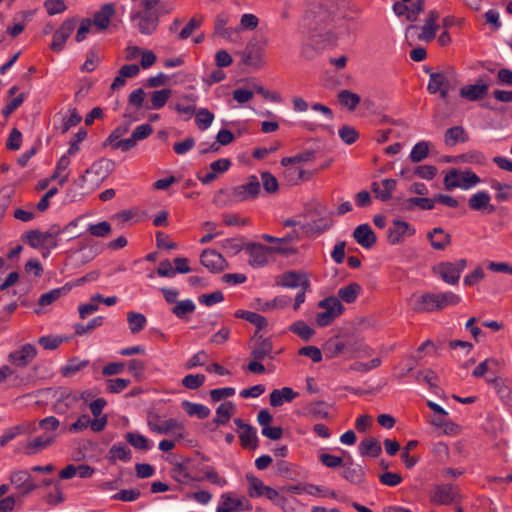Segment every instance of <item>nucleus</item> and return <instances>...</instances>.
<instances>
[{
    "instance_id": "30",
    "label": "nucleus",
    "mask_w": 512,
    "mask_h": 512,
    "mask_svg": "<svg viewBox=\"0 0 512 512\" xmlns=\"http://www.w3.org/2000/svg\"><path fill=\"white\" fill-rule=\"evenodd\" d=\"M468 141V134L464 127L454 126L445 132L444 142L447 146H455L458 142Z\"/></svg>"
},
{
    "instance_id": "10",
    "label": "nucleus",
    "mask_w": 512,
    "mask_h": 512,
    "mask_svg": "<svg viewBox=\"0 0 512 512\" xmlns=\"http://www.w3.org/2000/svg\"><path fill=\"white\" fill-rule=\"evenodd\" d=\"M158 14L156 12H135L131 14V20H138V29L141 34L150 35L158 26Z\"/></svg>"
},
{
    "instance_id": "50",
    "label": "nucleus",
    "mask_w": 512,
    "mask_h": 512,
    "mask_svg": "<svg viewBox=\"0 0 512 512\" xmlns=\"http://www.w3.org/2000/svg\"><path fill=\"white\" fill-rule=\"evenodd\" d=\"M214 120V115L206 108H201L195 113V122L200 130L208 129Z\"/></svg>"
},
{
    "instance_id": "43",
    "label": "nucleus",
    "mask_w": 512,
    "mask_h": 512,
    "mask_svg": "<svg viewBox=\"0 0 512 512\" xmlns=\"http://www.w3.org/2000/svg\"><path fill=\"white\" fill-rule=\"evenodd\" d=\"M338 100L341 105L347 107L350 111L355 110L361 101L358 94L351 92L350 90H342L338 93Z\"/></svg>"
},
{
    "instance_id": "40",
    "label": "nucleus",
    "mask_w": 512,
    "mask_h": 512,
    "mask_svg": "<svg viewBox=\"0 0 512 512\" xmlns=\"http://www.w3.org/2000/svg\"><path fill=\"white\" fill-rule=\"evenodd\" d=\"M196 309L195 303L191 299H185L176 302L172 308V313L179 319H185L187 315L193 313Z\"/></svg>"
},
{
    "instance_id": "17",
    "label": "nucleus",
    "mask_w": 512,
    "mask_h": 512,
    "mask_svg": "<svg viewBox=\"0 0 512 512\" xmlns=\"http://www.w3.org/2000/svg\"><path fill=\"white\" fill-rule=\"evenodd\" d=\"M10 482L16 488L22 490L23 495H27L37 488V485L31 481V475L26 470H17L11 473Z\"/></svg>"
},
{
    "instance_id": "42",
    "label": "nucleus",
    "mask_w": 512,
    "mask_h": 512,
    "mask_svg": "<svg viewBox=\"0 0 512 512\" xmlns=\"http://www.w3.org/2000/svg\"><path fill=\"white\" fill-rule=\"evenodd\" d=\"M322 12L320 7H316L306 11L303 17V26L308 30H317L318 26L323 23V19H318V15Z\"/></svg>"
},
{
    "instance_id": "11",
    "label": "nucleus",
    "mask_w": 512,
    "mask_h": 512,
    "mask_svg": "<svg viewBox=\"0 0 512 512\" xmlns=\"http://www.w3.org/2000/svg\"><path fill=\"white\" fill-rule=\"evenodd\" d=\"M489 90V84L483 78H478L474 84L465 85L460 88V97L469 101H478L484 98Z\"/></svg>"
},
{
    "instance_id": "7",
    "label": "nucleus",
    "mask_w": 512,
    "mask_h": 512,
    "mask_svg": "<svg viewBox=\"0 0 512 512\" xmlns=\"http://www.w3.org/2000/svg\"><path fill=\"white\" fill-rule=\"evenodd\" d=\"M201 264L211 273H220L228 267L222 254L213 249H206L200 255Z\"/></svg>"
},
{
    "instance_id": "57",
    "label": "nucleus",
    "mask_w": 512,
    "mask_h": 512,
    "mask_svg": "<svg viewBox=\"0 0 512 512\" xmlns=\"http://www.w3.org/2000/svg\"><path fill=\"white\" fill-rule=\"evenodd\" d=\"M87 231L95 237H106L111 232V225L107 221H102L96 224H90Z\"/></svg>"
},
{
    "instance_id": "24",
    "label": "nucleus",
    "mask_w": 512,
    "mask_h": 512,
    "mask_svg": "<svg viewBox=\"0 0 512 512\" xmlns=\"http://www.w3.org/2000/svg\"><path fill=\"white\" fill-rule=\"evenodd\" d=\"M490 200L491 197L487 192L477 191L469 198L468 205L472 210L480 211L487 209L489 213H492L495 211V207L490 205Z\"/></svg>"
},
{
    "instance_id": "35",
    "label": "nucleus",
    "mask_w": 512,
    "mask_h": 512,
    "mask_svg": "<svg viewBox=\"0 0 512 512\" xmlns=\"http://www.w3.org/2000/svg\"><path fill=\"white\" fill-rule=\"evenodd\" d=\"M306 413L313 419H327L329 412L327 411V403L324 401H315L306 405Z\"/></svg>"
},
{
    "instance_id": "37",
    "label": "nucleus",
    "mask_w": 512,
    "mask_h": 512,
    "mask_svg": "<svg viewBox=\"0 0 512 512\" xmlns=\"http://www.w3.org/2000/svg\"><path fill=\"white\" fill-rule=\"evenodd\" d=\"M361 291V286L358 283H350L338 290V299L346 303H353Z\"/></svg>"
},
{
    "instance_id": "45",
    "label": "nucleus",
    "mask_w": 512,
    "mask_h": 512,
    "mask_svg": "<svg viewBox=\"0 0 512 512\" xmlns=\"http://www.w3.org/2000/svg\"><path fill=\"white\" fill-rule=\"evenodd\" d=\"M127 321L129 324V329L133 334L142 331L147 323L146 317L143 314L137 312H129L127 315Z\"/></svg>"
},
{
    "instance_id": "56",
    "label": "nucleus",
    "mask_w": 512,
    "mask_h": 512,
    "mask_svg": "<svg viewBox=\"0 0 512 512\" xmlns=\"http://www.w3.org/2000/svg\"><path fill=\"white\" fill-rule=\"evenodd\" d=\"M54 442V437L50 435H41L36 437L32 442H30L27 448L30 450V453H35L43 448L48 447Z\"/></svg>"
},
{
    "instance_id": "63",
    "label": "nucleus",
    "mask_w": 512,
    "mask_h": 512,
    "mask_svg": "<svg viewBox=\"0 0 512 512\" xmlns=\"http://www.w3.org/2000/svg\"><path fill=\"white\" fill-rule=\"evenodd\" d=\"M493 383H494L496 392H497L498 396L501 398V400L506 403L511 402L512 401L511 389L502 380H499L498 378H495L493 380Z\"/></svg>"
},
{
    "instance_id": "19",
    "label": "nucleus",
    "mask_w": 512,
    "mask_h": 512,
    "mask_svg": "<svg viewBox=\"0 0 512 512\" xmlns=\"http://www.w3.org/2000/svg\"><path fill=\"white\" fill-rule=\"evenodd\" d=\"M356 242L363 248L370 249L376 243V235L368 224L357 226L353 232Z\"/></svg>"
},
{
    "instance_id": "18",
    "label": "nucleus",
    "mask_w": 512,
    "mask_h": 512,
    "mask_svg": "<svg viewBox=\"0 0 512 512\" xmlns=\"http://www.w3.org/2000/svg\"><path fill=\"white\" fill-rule=\"evenodd\" d=\"M349 12L359 13L360 10L350 0H333L331 8L333 18L351 22L354 18L348 15Z\"/></svg>"
},
{
    "instance_id": "49",
    "label": "nucleus",
    "mask_w": 512,
    "mask_h": 512,
    "mask_svg": "<svg viewBox=\"0 0 512 512\" xmlns=\"http://www.w3.org/2000/svg\"><path fill=\"white\" fill-rule=\"evenodd\" d=\"M67 291L68 289L66 287L52 289L40 296L38 304L40 307L48 306L58 300L62 295L66 294Z\"/></svg>"
},
{
    "instance_id": "1",
    "label": "nucleus",
    "mask_w": 512,
    "mask_h": 512,
    "mask_svg": "<svg viewBox=\"0 0 512 512\" xmlns=\"http://www.w3.org/2000/svg\"><path fill=\"white\" fill-rule=\"evenodd\" d=\"M460 302V297L453 292L426 293L421 295L415 304L418 312H433L442 310L448 306H455Z\"/></svg>"
},
{
    "instance_id": "53",
    "label": "nucleus",
    "mask_w": 512,
    "mask_h": 512,
    "mask_svg": "<svg viewBox=\"0 0 512 512\" xmlns=\"http://www.w3.org/2000/svg\"><path fill=\"white\" fill-rule=\"evenodd\" d=\"M171 94V89H162L154 91L151 96V108L160 109L163 106H165Z\"/></svg>"
},
{
    "instance_id": "62",
    "label": "nucleus",
    "mask_w": 512,
    "mask_h": 512,
    "mask_svg": "<svg viewBox=\"0 0 512 512\" xmlns=\"http://www.w3.org/2000/svg\"><path fill=\"white\" fill-rule=\"evenodd\" d=\"M261 181L263 188L267 193H275L278 191V181L276 177L272 175L270 172H262Z\"/></svg>"
},
{
    "instance_id": "9",
    "label": "nucleus",
    "mask_w": 512,
    "mask_h": 512,
    "mask_svg": "<svg viewBox=\"0 0 512 512\" xmlns=\"http://www.w3.org/2000/svg\"><path fill=\"white\" fill-rule=\"evenodd\" d=\"M245 251L249 254L248 263L254 268H260L268 263L269 248L260 243H248Z\"/></svg>"
},
{
    "instance_id": "61",
    "label": "nucleus",
    "mask_w": 512,
    "mask_h": 512,
    "mask_svg": "<svg viewBox=\"0 0 512 512\" xmlns=\"http://www.w3.org/2000/svg\"><path fill=\"white\" fill-rule=\"evenodd\" d=\"M202 22H203L202 16L191 18L189 20V22L186 24V26L180 31L179 39L185 40V39L189 38L192 35V33L194 32V30L196 28L200 27Z\"/></svg>"
},
{
    "instance_id": "31",
    "label": "nucleus",
    "mask_w": 512,
    "mask_h": 512,
    "mask_svg": "<svg viewBox=\"0 0 512 512\" xmlns=\"http://www.w3.org/2000/svg\"><path fill=\"white\" fill-rule=\"evenodd\" d=\"M348 355H358L361 357L370 356L372 348L366 345L363 340L357 338H347Z\"/></svg>"
},
{
    "instance_id": "2",
    "label": "nucleus",
    "mask_w": 512,
    "mask_h": 512,
    "mask_svg": "<svg viewBox=\"0 0 512 512\" xmlns=\"http://www.w3.org/2000/svg\"><path fill=\"white\" fill-rule=\"evenodd\" d=\"M58 236H60V226L52 225L45 232H41L38 229L29 230L22 235V239L35 249L40 247L53 249L58 246Z\"/></svg>"
},
{
    "instance_id": "36",
    "label": "nucleus",
    "mask_w": 512,
    "mask_h": 512,
    "mask_svg": "<svg viewBox=\"0 0 512 512\" xmlns=\"http://www.w3.org/2000/svg\"><path fill=\"white\" fill-rule=\"evenodd\" d=\"M426 72L429 73V82H428L427 90L431 94H435L441 88L449 86V81H448L447 77L444 74L430 72L429 69H426Z\"/></svg>"
},
{
    "instance_id": "8",
    "label": "nucleus",
    "mask_w": 512,
    "mask_h": 512,
    "mask_svg": "<svg viewBox=\"0 0 512 512\" xmlns=\"http://www.w3.org/2000/svg\"><path fill=\"white\" fill-rule=\"evenodd\" d=\"M37 356V349L32 344H24L18 350H15L8 355V360L11 364L17 367L28 366Z\"/></svg>"
},
{
    "instance_id": "15",
    "label": "nucleus",
    "mask_w": 512,
    "mask_h": 512,
    "mask_svg": "<svg viewBox=\"0 0 512 512\" xmlns=\"http://www.w3.org/2000/svg\"><path fill=\"white\" fill-rule=\"evenodd\" d=\"M115 15V5L113 3H106L94 13L92 24L98 31L107 29L110 25L111 18Z\"/></svg>"
},
{
    "instance_id": "46",
    "label": "nucleus",
    "mask_w": 512,
    "mask_h": 512,
    "mask_svg": "<svg viewBox=\"0 0 512 512\" xmlns=\"http://www.w3.org/2000/svg\"><path fill=\"white\" fill-rule=\"evenodd\" d=\"M428 155L429 143L426 141H420L413 146L409 158L413 163H418L427 158Z\"/></svg>"
},
{
    "instance_id": "39",
    "label": "nucleus",
    "mask_w": 512,
    "mask_h": 512,
    "mask_svg": "<svg viewBox=\"0 0 512 512\" xmlns=\"http://www.w3.org/2000/svg\"><path fill=\"white\" fill-rule=\"evenodd\" d=\"M182 406L189 416H196L199 419H205L210 415V409L203 404L184 401Z\"/></svg>"
},
{
    "instance_id": "20",
    "label": "nucleus",
    "mask_w": 512,
    "mask_h": 512,
    "mask_svg": "<svg viewBox=\"0 0 512 512\" xmlns=\"http://www.w3.org/2000/svg\"><path fill=\"white\" fill-rule=\"evenodd\" d=\"M456 497V493L451 485H438L435 487L430 497L432 503L437 505H449Z\"/></svg>"
},
{
    "instance_id": "13",
    "label": "nucleus",
    "mask_w": 512,
    "mask_h": 512,
    "mask_svg": "<svg viewBox=\"0 0 512 512\" xmlns=\"http://www.w3.org/2000/svg\"><path fill=\"white\" fill-rule=\"evenodd\" d=\"M251 341L255 342L251 351V356L255 360H264L266 357L274 359V356L271 355L273 343L269 338H263V336L256 331Z\"/></svg>"
},
{
    "instance_id": "22",
    "label": "nucleus",
    "mask_w": 512,
    "mask_h": 512,
    "mask_svg": "<svg viewBox=\"0 0 512 512\" xmlns=\"http://www.w3.org/2000/svg\"><path fill=\"white\" fill-rule=\"evenodd\" d=\"M397 181L395 179L387 178L384 179L381 184L379 182H372L371 189L375 193L376 198L381 201H388L392 197V193L395 190Z\"/></svg>"
},
{
    "instance_id": "58",
    "label": "nucleus",
    "mask_w": 512,
    "mask_h": 512,
    "mask_svg": "<svg viewBox=\"0 0 512 512\" xmlns=\"http://www.w3.org/2000/svg\"><path fill=\"white\" fill-rule=\"evenodd\" d=\"M103 324V317L98 316L90 320L86 325L75 324V333L79 336L90 333L95 328L100 327Z\"/></svg>"
},
{
    "instance_id": "52",
    "label": "nucleus",
    "mask_w": 512,
    "mask_h": 512,
    "mask_svg": "<svg viewBox=\"0 0 512 512\" xmlns=\"http://www.w3.org/2000/svg\"><path fill=\"white\" fill-rule=\"evenodd\" d=\"M329 227V223L324 219L314 220L301 226L303 231L308 235H318L327 230Z\"/></svg>"
},
{
    "instance_id": "51",
    "label": "nucleus",
    "mask_w": 512,
    "mask_h": 512,
    "mask_svg": "<svg viewBox=\"0 0 512 512\" xmlns=\"http://www.w3.org/2000/svg\"><path fill=\"white\" fill-rule=\"evenodd\" d=\"M148 426L151 431L163 435L168 434L169 432L174 430L178 426V423L174 419H168L160 424L154 422L153 420H149Z\"/></svg>"
},
{
    "instance_id": "32",
    "label": "nucleus",
    "mask_w": 512,
    "mask_h": 512,
    "mask_svg": "<svg viewBox=\"0 0 512 512\" xmlns=\"http://www.w3.org/2000/svg\"><path fill=\"white\" fill-rule=\"evenodd\" d=\"M89 360H80L76 357L70 358L66 365L61 367L60 373L63 377H73L80 370L84 369L89 365Z\"/></svg>"
},
{
    "instance_id": "54",
    "label": "nucleus",
    "mask_w": 512,
    "mask_h": 512,
    "mask_svg": "<svg viewBox=\"0 0 512 512\" xmlns=\"http://www.w3.org/2000/svg\"><path fill=\"white\" fill-rule=\"evenodd\" d=\"M206 377L203 374H188L182 379V385L190 390H196L205 383Z\"/></svg>"
},
{
    "instance_id": "25",
    "label": "nucleus",
    "mask_w": 512,
    "mask_h": 512,
    "mask_svg": "<svg viewBox=\"0 0 512 512\" xmlns=\"http://www.w3.org/2000/svg\"><path fill=\"white\" fill-rule=\"evenodd\" d=\"M196 96L193 94L183 95L179 102L174 105L177 113L185 116V120L190 119L196 113Z\"/></svg>"
},
{
    "instance_id": "59",
    "label": "nucleus",
    "mask_w": 512,
    "mask_h": 512,
    "mask_svg": "<svg viewBox=\"0 0 512 512\" xmlns=\"http://www.w3.org/2000/svg\"><path fill=\"white\" fill-rule=\"evenodd\" d=\"M480 182V178L471 170L460 172V185L458 188L469 189Z\"/></svg>"
},
{
    "instance_id": "28",
    "label": "nucleus",
    "mask_w": 512,
    "mask_h": 512,
    "mask_svg": "<svg viewBox=\"0 0 512 512\" xmlns=\"http://www.w3.org/2000/svg\"><path fill=\"white\" fill-rule=\"evenodd\" d=\"M438 173V169L434 165H418L414 167L411 174L409 171L402 170L401 176H405L407 179H412L413 176L419 177L424 180H432Z\"/></svg>"
},
{
    "instance_id": "16",
    "label": "nucleus",
    "mask_w": 512,
    "mask_h": 512,
    "mask_svg": "<svg viewBox=\"0 0 512 512\" xmlns=\"http://www.w3.org/2000/svg\"><path fill=\"white\" fill-rule=\"evenodd\" d=\"M241 56L246 66L260 68L263 65L262 50L256 42H249L241 52Z\"/></svg>"
},
{
    "instance_id": "44",
    "label": "nucleus",
    "mask_w": 512,
    "mask_h": 512,
    "mask_svg": "<svg viewBox=\"0 0 512 512\" xmlns=\"http://www.w3.org/2000/svg\"><path fill=\"white\" fill-rule=\"evenodd\" d=\"M234 409L235 406L232 402H224L220 404L216 409V418L214 419V422L218 425L226 424L229 421Z\"/></svg>"
},
{
    "instance_id": "6",
    "label": "nucleus",
    "mask_w": 512,
    "mask_h": 512,
    "mask_svg": "<svg viewBox=\"0 0 512 512\" xmlns=\"http://www.w3.org/2000/svg\"><path fill=\"white\" fill-rule=\"evenodd\" d=\"M78 23V19L76 17L66 19L61 26L54 32L53 40L50 45V48L54 52H60L64 48V44L67 39L71 36L72 32L75 30Z\"/></svg>"
},
{
    "instance_id": "48",
    "label": "nucleus",
    "mask_w": 512,
    "mask_h": 512,
    "mask_svg": "<svg viewBox=\"0 0 512 512\" xmlns=\"http://www.w3.org/2000/svg\"><path fill=\"white\" fill-rule=\"evenodd\" d=\"M289 330L299 336L302 340L308 341L314 335V330L304 321H296L290 325Z\"/></svg>"
},
{
    "instance_id": "4",
    "label": "nucleus",
    "mask_w": 512,
    "mask_h": 512,
    "mask_svg": "<svg viewBox=\"0 0 512 512\" xmlns=\"http://www.w3.org/2000/svg\"><path fill=\"white\" fill-rule=\"evenodd\" d=\"M466 267V259H459L456 262H441L435 267V271L445 283L455 285Z\"/></svg>"
},
{
    "instance_id": "29",
    "label": "nucleus",
    "mask_w": 512,
    "mask_h": 512,
    "mask_svg": "<svg viewBox=\"0 0 512 512\" xmlns=\"http://www.w3.org/2000/svg\"><path fill=\"white\" fill-rule=\"evenodd\" d=\"M414 207H418L421 210H432L435 207V200L433 198L426 197H411L403 201L402 209L413 210Z\"/></svg>"
},
{
    "instance_id": "47",
    "label": "nucleus",
    "mask_w": 512,
    "mask_h": 512,
    "mask_svg": "<svg viewBox=\"0 0 512 512\" xmlns=\"http://www.w3.org/2000/svg\"><path fill=\"white\" fill-rule=\"evenodd\" d=\"M110 459L112 461H116V460H121V461H124V462H128L131 460V451L130 449L128 448L127 445L125 444H114L111 448H110Z\"/></svg>"
},
{
    "instance_id": "26",
    "label": "nucleus",
    "mask_w": 512,
    "mask_h": 512,
    "mask_svg": "<svg viewBox=\"0 0 512 512\" xmlns=\"http://www.w3.org/2000/svg\"><path fill=\"white\" fill-rule=\"evenodd\" d=\"M297 396L298 394L290 387L274 389L270 393V405L273 407H280L285 402L293 401Z\"/></svg>"
},
{
    "instance_id": "3",
    "label": "nucleus",
    "mask_w": 512,
    "mask_h": 512,
    "mask_svg": "<svg viewBox=\"0 0 512 512\" xmlns=\"http://www.w3.org/2000/svg\"><path fill=\"white\" fill-rule=\"evenodd\" d=\"M318 306L324 309L316 315V322L320 327L330 325L336 317L342 314L344 307L337 297L331 296L321 300Z\"/></svg>"
},
{
    "instance_id": "60",
    "label": "nucleus",
    "mask_w": 512,
    "mask_h": 512,
    "mask_svg": "<svg viewBox=\"0 0 512 512\" xmlns=\"http://www.w3.org/2000/svg\"><path fill=\"white\" fill-rule=\"evenodd\" d=\"M247 479L249 481V488H248L249 496L252 498L262 496L263 492L266 488L264 483L260 479H258L257 477H254V476H251V477L247 476Z\"/></svg>"
},
{
    "instance_id": "14",
    "label": "nucleus",
    "mask_w": 512,
    "mask_h": 512,
    "mask_svg": "<svg viewBox=\"0 0 512 512\" xmlns=\"http://www.w3.org/2000/svg\"><path fill=\"white\" fill-rule=\"evenodd\" d=\"M115 168L114 161L107 159V158H101L97 161H95L86 171L85 174L80 177L81 182L86 181V175L93 174L97 177L99 180H104L107 178L111 172Z\"/></svg>"
},
{
    "instance_id": "33",
    "label": "nucleus",
    "mask_w": 512,
    "mask_h": 512,
    "mask_svg": "<svg viewBox=\"0 0 512 512\" xmlns=\"http://www.w3.org/2000/svg\"><path fill=\"white\" fill-rule=\"evenodd\" d=\"M358 449L362 456L370 455L372 457H378L382 452L381 444L373 437L362 440Z\"/></svg>"
},
{
    "instance_id": "27",
    "label": "nucleus",
    "mask_w": 512,
    "mask_h": 512,
    "mask_svg": "<svg viewBox=\"0 0 512 512\" xmlns=\"http://www.w3.org/2000/svg\"><path fill=\"white\" fill-rule=\"evenodd\" d=\"M431 246L436 250H444L451 243V235L442 228H434L427 234Z\"/></svg>"
},
{
    "instance_id": "34",
    "label": "nucleus",
    "mask_w": 512,
    "mask_h": 512,
    "mask_svg": "<svg viewBox=\"0 0 512 512\" xmlns=\"http://www.w3.org/2000/svg\"><path fill=\"white\" fill-rule=\"evenodd\" d=\"M239 438L243 448L254 450L258 447L256 428L251 425L239 432Z\"/></svg>"
},
{
    "instance_id": "64",
    "label": "nucleus",
    "mask_w": 512,
    "mask_h": 512,
    "mask_svg": "<svg viewBox=\"0 0 512 512\" xmlns=\"http://www.w3.org/2000/svg\"><path fill=\"white\" fill-rule=\"evenodd\" d=\"M216 512H236L233 505L232 493H223L221 495Z\"/></svg>"
},
{
    "instance_id": "38",
    "label": "nucleus",
    "mask_w": 512,
    "mask_h": 512,
    "mask_svg": "<svg viewBox=\"0 0 512 512\" xmlns=\"http://www.w3.org/2000/svg\"><path fill=\"white\" fill-rule=\"evenodd\" d=\"M82 120V117L77 112L76 108L68 110V114L62 116V123L58 128L61 134H65L70 128L77 126Z\"/></svg>"
},
{
    "instance_id": "12",
    "label": "nucleus",
    "mask_w": 512,
    "mask_h": 512,
    "mask_svg": "<svg viewBox=\"0 0 512 512\" xmlns=\"http://www.w3.org/2000/svg\"><path fill=\"white\" fill-rule=\"evenodd\" d=\"M415 234V229L406 221L394 220L388 229V242L392 245L399 244L405 237Z\"/></svg>"
},
{
    "instance_id": "23",
    "label": "nucleus",
    "mask_w": 512,
    "mask_h": 512,
    "mask_svg": "<svg viewBox=\"0 0 512 512\" xmlns=\"http://www.w3.org/2000/svg\"><path fill=\"white\" fill-rule=\"evenodd\" d=\"M304 283H308L307 279L303 275L294 271H288L281 274L276 281L277 286L284 288H301L305 286Z\"/></svg>"
},
{
    "instance_id": "41",
    "label": "nucleus",
    "mask_w": 512,
    "mask_h": 512,
    "mask_svg": "<svg viewBox=\"0 0 512 512\" xmlns=\"http://www.w3.org/2000/svg\"><path fill=\"white\" fill-rule=\"evenodd\" d=\"M127 442L132 445L135 449L148 451L152 445L150 441L142 434L137 432H129L125 436Z\"/></svg>"
},
{
    "instance_id": "5",
    "label": "nucleus",
    "mask_w": 512,
    "mask_h": 512,
    "mask_svg": "<svg viewBox=\"0 0 512 512\" xmlns=\"http://www.w3.org/2000/svg\"><path fill=\"white\" fill-rule=\"evenodd\" d=\"M260 187L259 179L255 175H251L246 183L235 186L231 195L238 202L255 199L260 193Z\"/></svg>"
},
{
    "instance_id": "55",
    "label": "nucleus",
    "mask_w": 512,
    "mask_h": 512,
    "mask_svg": "<svg viewBox=\"0 0 512 512\" xmlns=\"http://www.w3.org/2000/svg\"><path fill=\"white\" fill-rule=\"evenodd\" d=\"M311 174L301 168H289L285 171V178L291 185L297 184L302 179H310Z\"/></svg>"
},
{
    "instance_id": "21",
    "label": "nucleus",
    "mask_w": 512,
    "mask_h": 512,
    "mask_svg": "<svg viewBox=\"0 0 512 512\" xmlns=\"http://www.w3.org/2000/svg\"><path fill=\"white\" fill-rule=\"evenodd\" d=\"M342 476L352 484L358 485L364 482L365 472L361 465L354 464L351 459L343 464Z\"/></svg>"
}]
</instances>
